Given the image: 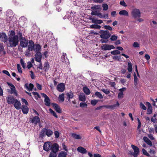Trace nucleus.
<instances>
[{
    "mask_svg": "<svg viewBox=\"0 0 157 157\" xmlns=\"http://www.w3.org/2000/svg\"><path fill=\"white\" fill-rule=\"evenodd\" d=\"M8 42L7 43L8 44V46L11 47H16L18 45V37L17 35L14 36H9Z\"/></svg>",
    "mask_w": 157,
    "mask_h": 157,
    "instance_id": "obj_1",
    "label": "nucleus"
},
{
    "mask_svg": "<svg viewBox=\"0 0 157 157\" xmlns=\"http://www.w3.org/2000/svg\"><path fill=\"white\" fill-rule=\"evenodd\" d=\"M101 38L108 39L111 36V34L108 30H101L99 32Z\"/></svg>",
    "mask_w": 157,
    "mask_h": 157,
    "instance_id": "obj_2",
    "label": "nucleus"
},
{
    "mask_svg": "<svg viewBox=\"0 0 157 157\" xmlns=\"http://www.w3.org/2000/svg\"><path fill=\"white\" fill-rule=\"evenodd\" d=\"M131 14L134 18H139L141 16V13L140 10L137 9H133L132 12Z\"/></svg>",
    "mask_w": 157,
    "mask_h": 157,
    "instance_id": "obj_3",
    "label": "nucleus"
},
{
    "mask_svg": "<svg viewBox=\"0 0 157 157\" xmlns=\"http://www.w3.org/2000/svg\"><path fill=\"white\" fill-rule=\"evenodd\" d=\"M101 48L104 50H110L115 48L113 45H109L108 44H104L101 46Z\"/></svg>",
    "mask_w": 157,
    "mask_h": 157,
    "instance_id": "obj_4",
    "label": "nucleus"
},
{
    "mask_svg": "<svg viewBox=\"0 0 157 157\" xmlns=\"http://www.w3.org/2000/svg\"><path fill=\"white\" fill-rule=\"evenodd\" d=\"M20 44L23 48L26 47L28 44V40L25 38L22 37L20 40Z\"/></svg>",
    "mask_w": 157,
    "mask_h": 157,
    "instance_id": "obj_5",
    "label": "nucleus"
},
{
    "mask_svg": "<svg viewBox=\"0 0 157 157\" xmlns=\"http://www.w3.org/2000/svg\"><path fill=\"white\" fill-rule=\"evenodd\" d=\"M52 144L50 142H45L43 146V149L46 151H48L51 149Z\"/></svg>",
    "mask_w": 157,
    "mask_h": 157,
    "instance_id": "obj_6",
    "label": "nucleus"
},
{
    "mask_svg": "<svg viewBox=\"0 0 157 157\" xmlns=\"http://www.w3.org/2000/svg\"><path fill=\"white\" fill-rule=\"evenodd\" d=\"M15 100L14 97L11 95H9L6 98L7 102L9 104H12L13 103Z\"/></svg>",
    "mask_w": 157,
    "mask_h": 157,
    "instance_id": "obj_7",
    "label": "nucleus"
},
{
    "mask_svg": "<svg viewBox=\"0 0 157 157\" xmlns=\"http://www.w3.org/2000/svg\"><path fill=\"white\" fill-rule=\"evenodd\" d=\"M30 121L31 122L36 124L40 122V118L37 116H35L33 118H30Z\"/></svg>",
    "mask_w": 157,
    "mask_h": 157,
    "instance_id": "obj_8",
    "label": "nucleus"
},
{
    "mask_svg": "<svg viewBox=\"0 0 157 157\" xmlns=\"http://www.w3.org/2000/svg\"><path fill=\"white\" fill-rule=\"evenodd\" d=\"M0 39H2V41L4 43L8 41L7 36L4 33H0Z\"/></svg>",
    "mask_w": 157,
    "mask_h": 157,
    "instance_id": "obj_9",
    "label": "nucleus"
},
{
    "mask_svg": "<svg viewBox=\"0 0 157 157\" xmlns=\"http://www.w3.org/2000/svg\"><path fill=\"white\" fill-rule=\"evenodd\" d=\"M131 147L134 150V152L132 155L133 156L138 155L140 152L139 149L138 147L133 145H132Z\"/></svg>",
    "mask_w": 157,
    "mask_h": 157,
    "instance_id": "obj_10",
    "label": "nucleus"
},
{
    "mask_svg": "<svg viewBox=\"0 0 157 157\" xmlns=\"http://www.w3.org/2000/svg\"><path fill=\"white\" fill-rule=\"evenodd\" d=\"M65 85L63 83H60L58 85L57 87V90L59 92H63L65 90Z\"/></svg>",
    "mask_w": 157,
    "mask_h": 157,
    "instance_id": "obj_11",
    "label": "nucleus"
},
{
    "mask_svg": "<svg viewBox=\"0 0 157 157\" xmlns=\"http://www.w3.org/2000/svg\"><path fill=\"white\" fill-rule=\"evenodd\" d=\"M43 133L45 134L48 137L51 136L53 133L52 131L50 129L44 128L42 130Z\"/></svg>",
    "mask_w": 157,
    "mask_h": 157,
    "instance_id": "obj_12",
    "label": "nucleus"
},
{
    "mask_svg": "<svg viewBox=\"0 0 157 157\" xmlns=\"http://www.w3.org/2000/svg\"><path fill=\"white\" fill-rule=\"evenodd\" d=\"M59 145L56 143H55L52 145L51 149L52 150V152H54L56 153L59 150Z\"/></svg>",
    "mask_w": 157,
    "mask_h": 157,
    "instance_id": "obj_13",
    "label": "nucleus"
},
{
    "mask_svg": "<svg viewBox=\"0 0 157 157\" xmlns=\"http://www.w3.org/2000/svg\"><path fill=\"white\" fill-rule=\"evenodd\" d=\"M14 106L15 108L18 110L20 109L21 107V102L17 99H16L14 102Z\"/></svg>",
    "mask_w": 157,
    "mask_h": 157,
    "instance_id": "obj_14",
    "label": "nucleus"
},
{
    "mask_svg": "<svg viewBox=\"0 0 157 157\" xmlns=\"http://www.w3.org/2000/svg\"><path fill=\"white\" fill-rule=\"evenodd\" d=\"M35 60L38 62L40 63L41 60V54L40 52H37L35 55Z\"/></svg>",
    "mask_w": 157,
    "mask_h": 157,
    "instance_id": "obj_15",
    "label": "nucleus"
},
{
    "mask_svg": "<svg viewBox=\"0 0 157 157\" xmlns=\"http://www.w3.org/2000/svg\"><path fill=\"white\" fill-rule=\"evenodd\" d=\"M146 104L148 106L147 113V114H151L152 112V109L151 105V104L148 102H146Z\"/></svg>",
    "mask_w": 157,
    "mask_h": 157,
    "instance_id": "obj_16",
    "label": "nucleus"
},
{
    "mask_svg": "<svg viewBox=\"0 0 157 157\" xmlns=\"http://www.w3.org/2000/svg\"><path fill=\"white\" fill-rule=\"evenodd\" d=\"M29 43L28 49L31 51L33 50L35 47V44L33 42L32 40H30L29 41Z\"/></svg>",
    "mask_w": 157,
    "mask_h": 157,
    "instance_id": "obj_17",
    "label": "nucleus"
},
{
    "mask_svg": "<svg viewBox=\"0 0 157 157\" xmlns=\"http://www.w3.org/2000/svg\"><path fill=\"white\" fill-rule=\"evenodd\" d=\"M53 107H54L55 110L58 113H61V110L60 107L56 103H53L52 104Z\"/></svg>",
    "mask_w": 157,
    "mask_h": 157,
    "instance_id": "obj_18",
    "label": "nucleus"
},
{
    "mask_svg": "<svg viewBox=\"0 0 157 157\" xmlns=\"http://www.w3.org/2000/svg\"><path fill=\"white\" fill-rule=\"evenodd\" d=\"M77 151L78 152L82 154H86L87 152L86 149L84 148L81 146L78 147Z\"/></svg>",
    "mask_w": 157,
    "mask_h": 157,
    "instance_id": "obj_19",
    "label": "nucleus"
},
{
    "mask_svg": "<svg viewBox=\"0 0 157 157\" xmlns=\"http://www.w3.org/2000/svg\"><path fill=\"white\" fill-rule=\"evenodd\" d=\"M10 90H8V92L11 94H14V95L16 96H17L18 94L17 93V90H16L15 87L10 88Z\"/></svg>",
    "mask_w": 157,
    "mask_h": 157,
    "instance_id": "obj_20",
    "label": "nucleus"
},
{
    "mask_svg": "<svg viewBox=\"0 0 157 157\" xmlns=\"http://www.w3.org/2000/svg\"><path fill=\"white\" fill-rule=\"evenodd\" d=\"M126 90V88L123 87L121 89H119L120 92H119L118 94V97L119 98H122L123 97V91L124 90Z\"/></svg>",
    "mask_w": 157,
    "mask_h": 157,
    "instance_id": "obj_21",
    "label": "nucleus"
},
{
    "mask_svg": "<svg viewBox=\"0 0 157 157\" xmlns=\"http://www.w3.org/2000/svg\"><path fill=\"white\" fill-rule=\"evenodd\" d=\"M21 107L23 113L26 114L28 113L29 109L27 105H23Z\"/></svg>",
    "mask_w": 157,
    "mask_h": 157,
    "instance_id": "obj_22",
    "label": "nucleus"
},
{
    "mask_svg": "<svg viewBox=\"0 0 157 157\" xmlns=\"http://www.w3.org/2000/svg\"><path fill=\"white\" fill-rule=\"evenodd\" d=\"M34 86L32 83H30L28 84L26 83L25 85V87L29 91H31L33 89Z\"/></svg>",
    "mask_w": 157,
    "mask_h": 157,
    "instance_id": "obj_23",
    "label": "nucleus"
},
{
    "mask_svg": "<svg viewBox=\"0 0 157 157\" xmlns=\"http://www.w3.org/2000/svg\"><path fill=\"white\" fill-rule=\"evenodd\" d=\"M78 98L79 100L82 101H85L86 100V97L83 93H80Z\"/></svg>",
    "mask_w": 157,
    "mask_h": 157,
    "instance_id": "obj_24",
    "label": "nucleus"
},
{
    "mask_svg": "<svg viewBox=\"0 0 157 157\" xmlns=\"http://www.w3.org/2000/svg\"><path fill=\"white\" fill-rule=\"evenodd\" d=\"M143 140L144 142H145L147 144L150 146H151L152 145V144L151 141L147 137L144 136L143 137Z\"/></svg>",
    "mask_w": 157,
    "mask_h": 157,
    "instance_id": "obj_25",
    "label": "nucleus"
},
{
    "mask_svg": "<svg viewBox=\"0 0 157 157\" xmlns=\"http://www.w3.org/2000/svg\"><path fill=\"white\" fill-rule=\"evenodd\" d=\"M61 60L63 62L66 63L68 61V59L66 57V53H63L61 56Z\"/></svg>",
    "mask_w": 157,
    "mask_h": 157,
    "instance_id": "obj_26",
    "label": "nucleus"
},
{
    "mask_svg": "<svg viewBox=\"0 0 157 157\" xmlns=\"http://www.w3.org/2000/svg\"><path fill=\"white\" fill-rule=\"evenodd\" d=\"M101 6L100 5H94L91 7V9L95 11H97V10L100 9Z\"/></svg>",
    "mask_w": 157,
    "mask_h": 157,
    "instance_id": "obj_27",
    "label": "nucleus"
},
{
    "mask_svg": "<svg viewBox=\"0 0 157 157\" xmlns=\"http://www.w3.org/2000/svg\"><path fill=\"white\" fill-rule=\"evenodd\" d=\"M44 69L45 71H47L49 68V65L48 63V62H45L44 64Z\"/></svg>",
    "mask_w": 157,
    "mask_h": 157,
    "instance_id": "obj_28",
    "label": "nucleus"
},
{
    "mask_svg": "<svg viewBox=\"0 0 157 157\" xmlns=\"http://www.w3.org/2000/svg\"><path fill=\"white\" fill-rule=\"evenodd\" d=\"M119 14L121 15H124L126 16H128V12L126 10H124L120 11L119 12Z\"/></svg>",
    "mask_w": 157,
    "mask_h": 157,
    "instance_id": "obj_29",
    "label": "nucleus"
},
{
    "mask_svg": "<svg viewBox=\"0 0 157 157\" xmlns=\"http://www.w3.org/2000/svg\"><path fill=\"white\" fill-rule=\"evenodd\" d=\"M83 90L84 93L86 95H89L90 93V90L86 87L84 86L83 88Z\"/></svg>",
    "mask_w": 157,
    "mask_h": 157,
    "instance_id": "obj_30",
    "label": "nucleus"
},
{
    "mask_svg": "<svg viewBox=\"0 0 157 157\" xmlns=\"http://www.w3.org/2000/svg\"><path fill=\"white\" fill-rule=\"evenodd\" d=\"M92 22L93 23L100 24L103 23V21L102 20H100L92 19Z\"/></svg>",
    "mask_w": 157,
    "mask_h": 157,
    "instance_id": "obj_31",
    "label": "nucleus"
},
{
    "mask_svg": "<svg viewBox=\"0 0 157 157\" xmlns=\"http://www.w3.org/2000/svg\"><path fill=\"white\" fill-rule=\"evenodd\" d=\"M71 136L74 138L75 139H79L82 138L81 136L79 135H78L76 133H72Z\"/></svg>",
    "mask_w": 157,
    "mask_h": 157,
    "instance_id": "obj_32",
    "label": "nucleus"
},
{
    "mask_svg": "<svg viewBox=\"0 0 157 157\" xmlns=\"http://www.w3.org/2000/svg\"><path fill=\"white\" fill-rule=\"evenodd\" d=\"M66 95L69 101L70 99L74 97L73 93L71 91L69 93H67Z\"/></svg>",
    "mask_w": 157,
    "mask_h": 157,
    "instance_id": "obj_33",
    "label": "nucleus"
},
{
    "mask_svg": "<svg viewBox=\"0 0 157 157\" xmlns=\"http://www.w3.org/2000/svg\"><path fill=\"white\" fill-rule=\"evenodd\" d=\"M44 102L45 103V105L47 106H50V100L49 97L44 99Z\"/></svg>",
    "mask_w": 157,
    "mask_h": 157,
    "instance_id": "obj_34",
    "label": "nucleus"
},
{
    "mask_svg": "<svg viewBox=\"0 0 157 157\" xmlns=\"http://www.w3.org/2000/svg\"><path fill=\"white\" fill-rule=\"evenodd\" d=\"M59 100L60 102H63L64 100V94H62L60 95L59 97Z\"/></svg>",
    "mask_w": 157,
    "mask_h": 157,
    "instance_id": "obj_35",
    "label": "nucleus"
},
{
    "mask_svg": "<svg viewBox=\"0 0 157 157\" xmlns=\"http://www.w3.org/2000/svg\"><path fill=\"white\" fill-rule=\"evenodd\" d=\"M101 27L100 25H98L97 24H94L90 25V28L92 29H100Z\"/></svg>",
    "mask_w": 157,
    "mask_h": 157,
    "instance_id": "obj_36",
    "label": "nucleus"
},
{
    "mask_svg": "<svg viewBox=\"0 0 157 157\" xmlns=\"http://www.w3.org/2000/svg\"><path fill=\"white\" fill-rule=\"evenodd\" d=\"M41 49L40 46L39 44H36L35 47L34 48V50L36 52H39L40 50Z\"/></svg>",
    "mask_w": 157,
    "mask_h": 157,
    "instance_id": "obj_37",
    "label": "nucleus"
},
{
    "mask_svg": "<svg viewBox=\"0 0 157 157\" xmlns=\"http://www.w3.org/2000/svg\"><path fill=\"white\" fill-rule=\"evenodd\" d=\"M2 52L4 55L6 54V52L4 50V48L2 44H0V52Z\"/></svg>",
    "mask_w": 157,
    "mask_h": 157,
    "instance_id": "obj_38",
    "label": "nucleus"
},
{
    "mask_svg": "<svg viewBox=\"0 0 157 157\" xmlns=\"http://www.w3.org/2000/svg\"><path fill=\"white\" fill-rule=\"evenodd\" d=\"M127 69L128 72H130L132 71V65L131 63H128V67Z\"/></svg>",
    "mask_w": 157,
    "mask_h": 157,
    "instance_id": "obj_39",
    "label": "nucleus"
},
{
    "mask_svg": "<svg viewBox=\"0 0 157 157\" xmlns=\"http://www.w3.org/2000/svg\"><path fill=\"white\" fill-rule=\"evenodd\" d=\"M67 155L66 152L62 151L59 154L58 157H66Z\"/></svg>",
    "mask_w": 157,
    "mask_h": 157,
    "instance_id": "obj_40",
    "label": "nucleus"
},
{
    "mask_svg": "<svg viewBox=\"0 0 157 157\" xmlns=\"http://www.w3.org/2000/svg\"><path fill=\"white\" fill-rule=\"evenodd\" d=\"M94 95L95 96L98 98L100 99H101L103 98V96L99 92H96L95 93Z\"/></svg>",
    "mask_w": 157,
    "mask_h": 157,
    "instance_id": "obj_41",
    "label": "nucleus"
},
{
    "mask_svg": "<svg viewBox=\"0 0 157 157\" xmlns=\"http://www.w3.org/2000/svg\"><path fill=\"white\" fill-rule=\"evenodd\" d=\"M119 102L117 101L116 104H114L113 105L109 106L108 107V108H109L111 109H114V108L116 107V106L118 107L119 106Z\"/></svg>",
    "mask_w": 157,
    "mask_h": 157,
    "instance_id": "obj_42",
    "label": "nucleus"
},
{
    "mask_svg": "<svg viewBox=\"0 0 157 157\" xmlns=\"http://www.w3.org/2000/svg\"><path fill=\"white\" fill-rule=\"evenodd\" d=\"M111 53L113 55L120 54L121 53L118 50H115L112 51L111 52Z\"/></svg>",
    "mask_w": 157,
    "mask_h": 157,
    "instance_id": "obj_43",
    "label": "nucleus"
},
{
    "mask_svg": "<svg viewBox=\"0 0 157 157\" xmlns=\"http://www.w3.org/2000/svg\"><path fill=\"white\" fill-rule=\"evenodd\" d=\"M134 80L135 85L136 86L137 84L138 78L135 73L134 75Z\"/></svg>",
    "mask_w": 157,
    "mask_h": 157,
    "instance_id": "obj_44",
    "label": "nucleus"
},
{
    "mask_svg": "<svg viewBox=\"0 0 157 157\" xmlns=\"http://www.w3.org/2000/svg\"><path fill=\"white\" fill-rule=\"evenodd\" d=\"M31 50H29L28 49V50L25 51V54L26 56L29 57L31 56Z\"/></svg>",
    "mask_w": 157,
    "mask_h": 157,
    "instance_id": "obj_45",
    "label": "nucleus"
},
{
    "mask_svg": "<svg viewBox=\"0 0 157 157\" xmlns=\"http://www.w3.org/2000/svg\"><path fill=\"white\" fill-rule=\"evenodd\" d=\"M17 68L18 72L21 74L22 73V71L20 65L19 64H17Z\"/></svg>",
    "mask_w": 157,
    "mask_h": 157,
    "instance_id": "obj_46",
    "label": "nucleus"
},
{
    "mask_svg": "<svg viewBox=\"0 0 157 157\" xmlns=\"http://www.w3.org/2000/svg\"><path fill=\"white\" fill-rule=\"evenodd\" d=\"M49 112L55 117L57 118L58 117L56 113L53 111L52 109H49Z\"/></svg>",
    "mask_w": 157,
    "mask_h": 157,
    "instance_id": "obj_47",
    "label": "nucleus"
},
{
    "mask_svg": "<svg viewBox=\"0 0 157 157\" xmlns=\"http://www.w3.org/2000/svg\"><path fill=\"white\" fill-rule=\"evenodd\" d=\"M102 7L103 8V10H107L108 8V6L106 4H102Z\"/></svg>",
    "mask_w": 157,
    "mask_h": 157,
    "instance_id": "obj_48",
    "label": "nucleus"
},
{
    "mask_svg": "<svg viewBox=\"0 0 157 157\" xmlns=\"http://www.w3.org/2000/svg\"><path fill=\"white\" fill-rule=\"evenodd\" d=\"M142 151L144 155H145L148 157H151L149 154L147 153V152L146 151L145 149H143Z\"/></svg>",
    "mask_w": 157,
    "mask_h": 157,
    "instance_id": "obj_49",
    "label": "nucleus"
},
{
    "mask_svg": "<svg viewBox=\"0 0 157 157\" xmlns=\"http://www.w3.org/2000/svg\"><path fill=\"white\" fill-rule=\"evenodd\" d=\"M33 94L35 96V98L37 99L38 98H40V96L38 93L36 92H33Z\"/></svg>",
    "mask_w": 157,
    "mask_h": 157,
    "instance_id": "obj_50",
    "label": "nucleus"
},
{
    "mask_svg": "<svg viewBox=\"0 0 157 157\" xmlns=\"http://www.w3.org/2000/svg\"><path fill=\"white\" fill-rule=\"evenodd\" d=\"M101 91L106 94H108L110 93L109 90L107 89H102Z\"/></svg>",
    "mask_w": 157,
    "mask_h": 157,
    "instance_id": "obj_51",
    "label": "nucleus"
},
{
    "mask_svg": "<svg viewBox=\"0 0 157 157\" xmlns=\"http://www.w3.org/2000/svg\"><path fill=\"white\" fill-rule=\"evenodd\" d=\"M117 36L115 35H112L111 36L110 40L111 41H115L117 40Z\"/></svg>",
    "mask_w": 157,
    "mask_h": 157,
    "instance_id": "obj_52",
    "label": "nucleus"
},
{
    "mask_svg": "<svg viewBox=\"0 0 157 157\" xmlns=\"http://www.w3.org/2000/svg\"><path fill=\"white\" fill-rule=\"evenodd\" d=\"M113 58L114 59L117 60L119 61L121 59V57L120 56H113Z\"/></svg>",
    "mask_w": 157,
    "mask_h": 157,
    "instance_id": "obj_53",
    "label": "nucleus"
},
{
    "mask_svg": "<svg viewBox=\"0 0 157 157\" xmlns=\"http://www.w3.org/2000/svg\"><path fill=\"white\" fill-rule=\"evenodd\" d=\"M20 63L23 68H25V64L24 60L22 59H21L20 60Z\"/></svg>",
    "mask_w": 157,
    "mask_h": 157,
    "instance_id": "obj_54",
    "label": "nucleus"
},
{
    "mask_svg": "<svg viewBox=\"0 0 157 157\" xmlns=\"http://www.w3.org/2000/svg\"><path fill=\"white\" fill-rule=\"evenodd\" d=\"M54 134L55 138H58L59 137V133L58 131H55L54 132Z\"/></svg>",
    "mask_w": 157,
    "mask_h": 157,
    "instance_id": "obj_55",
    "label": "nucleus"
},
{
    "mask_svg": "<svg viewBox=\"0 0 157 157\" xmlns=\"http://www.w3.org/2000/svg\"><path fill=\"white\" fill-rule=\"evenodd\" d=\"M56 153L54 152H51L49 155V157H56Z\"/></svg>",
    "mask_w": 157,
    "mask_h": 157,
    "instance_id": "obj_56",
    "label": "nucleus"
},
{
    "mask_svg": "<svg viewBox=\"0 0 157 157\" xmlns=\"http://www.w3.org/2000/svg\"><path fill=\"white\" fill-rule=\"evenodd\" d=\"M98 101L97 100H91V104L93 105H95L98 102Z\"/></svg>",
    "mask_w": 157,
    "mask_h": 157,
    "instance_id": "obj_57",
    "label": "nucleus"
},
{
    "mask_svg": "<svg viewBox=\"0 0 157 157\" xmlns=\"http://www.w3.org/2000/svg\"><path fill=\"white\" fill-rule=\"evenodd\" d=\"M87 105V104L86 102H81L79 105L82 108L85 107H86Z\"/></svg>",
    "mask_w": 157,
    "mask_h": 157,
    "instance_id": "obj_58",
    "label": "nucleus"
},
{
    "mask_svg": "<svg viewBox=\"0 0 157 157\" xmlns=\"http://www.w3.org/2000/svg\"><path fill=\"white\" fill-rule=\"evenodd\" d=\"M140 108L143 110H146V107L142 102L140 103Z\"/></svg>",
    "mask_w": 157,
    "mask_h": 157,
    "instance_id": "obj_59",
    "label": "nucleus"
},
{
    "mask_svg": "<svg viewBox=\"0 0 157 157\" xmlns=\"http://www.w3.org/2000/svg\"><path fill=\"white\" fill-rule=\"evenodd\" d=\"M104 28L110 31H111L113 29L109 25H105Z\"/></svg>",
    "mask_w": 157,
    "mask_h": 157,
    "instance_id": "obj_60",
    "label": "nucleus"
},
{
    "mask_svg": "<svg viewBox=\"0 0 157 157\" xmlns=\"http://www.w3.org/2000/svg\"><path fill=\"white\" fill-rule=\"evenodd\" d=\"M139 44L136 42H134L133 44V46L135 48L139 47Z\"/></svg>",
    "mask_w": 157,
    "mask_h": 157,
    "instance_id": "obj_61",
    "label": "nucleus"
},
{
    "mask_svg": "<svg viewBox=\"0 0 157 157\" xmlns=\"http://www.w3.org/2000/svg\"><path fill=\"white\" fill-rule=\"evenodd\" d=\"M2 72L7 75L8 76H9L10 77H11V76L9 72L6 70H4L2 71Z\"/></svg>",
    "mask_w": 157,
    "mask_h": 157,
    "instance_id": "obj_62",
    "label": "nucleus"
},
{
    "mask_svg": "<svg viewBox=\"0 0 157 157\" xmlns=\"http://www.w3.org/2000/svg\"><path fill=\"white\" fill-rule=\"evenodd\" d=\"M120 4L121 6H122L124 7L127 6V5L124 1H120Z\"/></svg>",
    "mask_w": 157,
    "mask_h": 157,
    "instance_id": "obj_63",
    "label": "nucleus"
},
{
    "mask_svg": "<svg viewBox=\"0 0 157 157\" xmlns=\"http://www.w3.org/2000/svg\"><path fill=\"white\" fill-rule=\"evenodd\" d=\"M80 2L78 0H76L75 1H74L73 2V4L76 6H78L79 5V4Z\"/></svg>",
    "mask_w": 157,
    "mask_h": 157,
    "instance_id": "obj_64",
    "label": "nucleus"
}]
</instances>
